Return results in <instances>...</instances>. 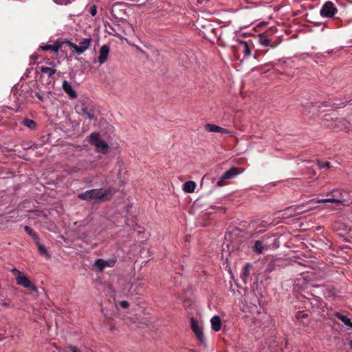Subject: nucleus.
Wrapping results in <instances>:
<instances>
[{"label":"nucleus","instance_id":"nucleus-1","mask_svg":"<svg viewBox=\"0 0 352 352\" xmlns=\"http://www.w3.org/2000/svg\"><path fill=\"white\" fill-rule=\"evenodd\" d=\"M115 193L116 190L113 188H95L79 193L77 197L80 200L100 204L109 201Z\"/></svg>","mask_w":352,"mask_h":352},{"label":"nucleus","instance_id":"nucleus-2","mask_svg":"<svg viewBox=\"0 0 352 352\" xmlns=\"http://www.w3.org/2000/svg\"><path fill=\"white\" fill-rule=\"evenodd\" d=\"M89 142L96 147L98 153L107 154L109 152V146L103 140L100 139V135L98 132H94L89 136Z\"/></svg>","mask_w":352,"mask_h":352},{"label":"nucleus","instance_id":"nucleus-3","mask_svg":"<svg viewBox=\"0 0 352 352\" xmlns=\"http://www.w3.org/2000/svg\"><path fill=\"white\" fill-rule=\"evenodd\" d=\"M117 260L116 258H109L104 261L102 258H97L95 260L93 267L96 269V272H102L105 267H113Z\"/></svg>","mask_w":352,"mask_h":352},{"label":"nucleus","instance_id":"nucleus-4","mask_svg":"<svg viewBox=\"0 0 352 352\" xmlns=\"http://www.w3.org/2000/svg\"><path fill=\"white\" fill-rule=\"evenodd\" d=\"M338 12V9L331 1H327L322 7L320 14L323 17L331 18Z\"/></svg>","mask_w":352,"mask_h":352},{"label":"nucleus","instance_id":"nucleus-5","mask_svg":"<svg viewBox=\"0 0 352 352\" xmlns=\"http://www.w3.org/2000/svg\"><path fill=\"white\" fill-rule=\"evenodd\" d=\"M95 107L93 104H82L79 113L89 120H96L94 114Z\"/></svg>","mask_w":352,"mask_h":352},{"label":"nucleus","instance_id":"nucleus-6","mask_svg":"<svg viewBox=\"0 0 352 352\" xmlns=\"http://www.w3.org/2000/svg\"><path fill=\"white\" fill-rule=\"evenodd\" d=\"M333 318L340 320L348 329H352V322L347 315L341 312L334 311L329 315L330 320H333Z\"/></svg>","mask_w":352,"mask_h":352},{"label":"nucleus","instance_id":"nucleus-7","mask_svg":"<svg viewBox=\"0 0 352 352\" xmlns=\"http://www.w3.org/2000/svg\"><path fill=\"white\" fill-rule=\"evenodd\" d=\"M16 284L23 286V287L28 289L30 290L36 291V287L31 283L30 280L28 276L23 274L19 276L16 277Z\"/></svg>","mask_w":352,"mask_h":352},{"label":"nucleus","instance_id":"nucleus-8","mask_svg":"<svg viewBox=\"0 0 352 352\" xmlns=\"http://www.w3.org/2000/svg\"><path fill=\"white\" fill-rule=\"evenodd\" d=\"M190 324L192 331L195 333L198 340L203 342L204 339L201 327L199 325V322L193 318H190Z\"/></svg>","mask_w":352,"mask_h":352},{"label":"nucleus","instance_id":"nucleus-9","mask_svg":"<svg viewBox=\"0 0 352 352\" xmlns=\"http://www.w3.org/2000/svg\"><path fill=\"white\" fill-rule=\"evenodd\" d=\"M239 174L237 168H232L224 173L220 179L217 182V185L218 186H222L223 185V182L226 179H232L234 177Z\"/></svg>","mask_w":352,"mask_h":352},{"label":"nucleus","instance_id":"nucleus-10","mask_svg":"<svg viewBox=\"0 0 352 352\" xmlns=\"http://www.w3.org/2000/svg\"><path fill=\"white\" fill-rule=\"evenodd\" d=\"M109 47L107 45H102L99 50L98 62L100 65L104 63L109 54Z\"/></svg>","mask_w":352,"mask_h":352},{"label":"nucleus","instance_id":"nucleus-11","mask_svg":"<svg viewBox=\"0 0 352 352\" xmlns=\"http://www.w3.org/2000/svg\"><path fill=\"white\" fill-rule=\"evenodd\" d=\"M205 129L206 131L210 132H217L220 133H225V134H231L232 132L229 130H227L226 129L222 128L221 126H219L217 125L213 124H206L205 125Z\"/></svg>","mask_w":352,"mask_h":352},{"label":"nucleus","instance_id":"nucleus-12","mask_svg":"<svg viewBox=\"0 0 352 352\" xmlns=\"http://www.w3.org/2000/svg\"><path fill=\"white\" fill-rule=\"evenodd\" d=\"M62 88L64 91L69 96L70 99H75L77 98V94L76 91L74 90L72 85L67 80H63Z\"/></svg>","mask_w":352,"mask_h":352},{"label":"nucleus","instance_id":"nucleus-13","mask_svg":"<svg viewBox=\"0 0 352 352\" xmlns=\"http://www.w3.org/2000/svg\"><path fill=\"white\" fill-rule=\"evenodd\" d=\"M238 50H241L244 54V58H248L251 55V49L246 41H240L239 46L237 47Z\"/></svg>","mask_w":352,"mask_h":352},{"label":"nucleus","instance_id":"nucleus-14","mask_svg":"<svg viewBox=\"0 0 352 352\" xmlns=\"http://www.w3.org/2000/svg\"><path fill=\"white\" fill-rule=\"evenodd\" d=\"M305 205L290 206L287 208L285 212H294L295 214H300L305 212V211L309 210L311 208L310 207L305 208Z\"/></svg>","mask_w":352,"mask_h":352},{"label":"nucleus","instance_id":"nucleus-15","mask_svg":"<svg viewBox=\"0 0 352 352\" xmlns=\"http://www.w3.org/2000/svg\"><path fill=\"white\" fill-rule=\"evenodd\" d=\"M91 39L90 38H83L82 41L80 42V45H78L77 54H82L90 45Z\"/></svg>","mask_w":352,"mask_h":352},{"label":"nucleus","instance_id":"nucleus-16","mask_svg":"<svg viewBox=\"0 0 352 352\" xmlns=\"http://www.w3.org/2000/svg\"><path fill=\"white\" fill-rule=\"evenodd\" d=\"M211 327L212 330L217 332L221 330V320L219 316H214L211 320Z\"/></svg>","mask_w":352,"mask_h":352},{"label":"nucleus","instance_id":"nucleus-17","mask_svg":"<svg viewBox=\"0 0 352 352\" xmlns=\"http://www.w3.org/2000/svg\"><path fill=\"white\" fill-rule=\"evenodd\" d=\"M265 246L263 245V241L257 240L254 243V245L252 247V251L256 254H262Z\"/></svg>","mask_w":352,"mask_h":352},{"label":"nucleus","instance_id":"nucleus-18","mask_svg":"<svg viewBox=\"0 0 352 352\" xmlns=\"http://www.w3.org/2000/svg\"><path fill=\"white\" fill-rule=\"evenodd\" d=\"M196 187V184L193 181H188L184 183L183 190L188 193L193 192Z\"/></svg>","mask_w":352,"mask_h":352},{"label":"nucleus","instance_id":"nucleus-19","mask_svg":"<svg viewBox=\"0 0 352 352\" xmlns=\"http://www.w3.org/2000/svg\"><path fill=\"white\" fill-rule=\"evenodd\" d=\"M252 267V265L250 263H246L245 266L243 268L241 278L244 282H245V279L250 276Z\"/></svg>","mask_w":352,"mask_h":352},{"label":"nucleus","instance_id":"nucleus-20","mask_svg":"<svg viewBox=\"0 0 352 352\" xmlns=\"http://www.w3.org/2000/svg\"><path fill=\"white\" fill-rule=\"evenodd\" d=\"M258 42L263 46L267 47L269 46L271 43V39L269 38L264 34H261L258 35Z\"/></svg>","mask_w":352,"mask_h":352},{"label":"nucleus","instance_id":"nucleus-21","mask_svg":"<svg viewBox=\"0 0 352 352\" xmlns=\"http://www.w3.org/2000/svg\"><path fill=\"white\" fill-rule=\"evenodd\" d=\"M40 70L42 73L47 74L50 78L56 73V70L52 67H41Z\"/></svg>","mask_w":352,"mask_h":352},{"label":"nucleus","instance_id":"nucleus-22","mask_svg":"<svg viewBox=\"0 0 352 352\" xmlns=\"http://www.w3.org/2000/svg\"><path fill=\"white\" fill-rule=\"evenodd\" d=\"M22 124L30 129H34L36 127V123L32 120L25 118L23 120Z\"/></svg>","mask_w":352,"mask_h":352},{"label":"nucleus","instance_id":"nucleus-23","mask_svg":"<svg viewBox=\"0 0 352 352\" xmlns=\"http://www.w3.org/2000/svg\"><path fill=\"white\" fill-rule=\"evenodd\" d=\"M37 245H38V252L41 255H42V256H47L48 255L47 251L46 250V249L43 245L41 244V243H40L37 244Z\"/></svg>","mask_w":352,"mask_h":352},{"label":"nucleus","instance_id":"nucleus-24","mask_svg":"<svg viewBox=\"0 0 352 352\" xmlns=\"http://www.w3.org/2000/svg\"><path fill=\"white\" fill-rule=\"evenodd\" d=\"M327 202L335 203L337 204H343V201L341 199L329 198V199H327Z\"/></svg>","mask_w":352,"mask_h":352},{"label":"nucleus","instance_id":"nucleus-25","mask_svg":"<svg viewBox=\"0 0 352 352\" xmlns=\"http://www.w3.org/2000/svg\"><path fill=\"white\" fill-rule=\"evenodd\" d=\"M318 166L320 168H324L325 167L330 168V162H318Z\"/></svg>","mask_w":352,"mask_h":352},{"label":"nucleus","instance_id":"nucleus-26","mask_svg":"<svg viewBox=\"0 0 352 352\" xmlns=\"http://www.w3.org/2000/svg\"><path fill=\"white\" fill-rule=\"evenodd\" d=\"M307 317H308V314H305L302 311H298L296 314V318L297 319L307 318Z\"/></svg>","mask_w":352,"mask_h":352},{"label":"nucleus","instance_id":"nucleus-27","mask_svg":"<svg viewBox=\"0 0 352 352\" xmlns=\"http://www.w3.org/2000/svg\"><path fill=\"white\" fill-rule=\"evenodd\" d=\"M61 45L60 43H56L54 45H52V51H53L55 53H57Z\"/></svg>","mask_w":352,"mask_h":352},{"label":"nucleus","instance_id":"nucleus-28","mask_svg":"<svg viewBox=\"0 0 352 352\" xmlns=\"http://www.w3.org/2000/svg\"><path fill=\"white\" fill-rule=\"evenodd\" d=\"M65 352H79V351L76 346L70 345L66 348Z\"/></svg>","mask_w":352,"mask_h":352},{"label":"nucleus","instance_id":"nucleus-29","mask_svg":"<svg viewBox=\"0 0 352 352\" xmlns=\"http://www.w3.org/2000/svg\"><path fill=\"white\" fill-rule=\"evenodd\" d=\"M25 231L31 236L35 233L34 230L28 226L24 227Z\"/></svg>","mask_w":352,"mask_h":352},{"label":"nucleus","instance_id":"nucleus-30","mask_svg":"<svg viewBox=\"0 0 352 352\" xmlns=\"http://www.w3.org/2000/svg\"><path fill=\"white\" fill-rule=\"evenodd\" d=\"M59 63H60L59 61L55 62V61H53V60L50 61V60H48L47 61V64L48 65L51 66V67H52V68L56 67Z\"/></svg>","mask_w":352,"mask_h":352},{"label":"nucleus","instance_id":"nucleus-31","mask_svg":"<svg viewBox=\"0 0 352 352\" xmlns=\"http://www.w3.org/2000/svg\"><path fill=\"white\" fill-rule=\"evenodd\" d=\"M89 12L91 16H94L97 13V8L96 6H93L90 8Z\"/></svg>","mask_w":352,"mask_h":352},{"label":"nucleus","instance_id":"nucleus-32","mask_svg":"<svg viewBox=\"0 0 352 352\" xmlns=\"http://www.w3.org/2000/svg\"><path fill=\"white\" fill-rule=\"evenodd\" d=\"M119 305L122 307V308H124V309H126L129 307V303L126 301V300H122V301H120L119 302Z\"/></svg>","mask_w":352,"mask_h":352},{"label":"nucleus","instance_id":"nucleus-33","mask_svg":"<svg viewBox=\"0 0 352 352\" xmlns=\"http://www.w3.org/2000/svg\"><path fill=\"white\" fill-rule=\"evenodd\" d=\"M67 44L75 52L77 53V49H78V45H76L74 43H72L70 41H68Z\"/></svg>","mask_w":352,"mask_h":352},{"label":"nucleus","instance_id":"nucleus-34","mask_svg":"<svg viewBox=\"0 0 352 352\" xmlns=\"http://www.w3.org/2000/svg\"><path fill=\"white\" fill-rule=\"evenodd\" d=\"M333 197H342V192L340 190H335L332 192Z\"/></svg>","mask_w":352,"mask_h":352},{"label":"nucleus","instance_id":"nucleus-35","mask_svg":"<svg viewBox=\"0 0 352 352\" xmlns=\"http://www.w3.org/2000/svg\"><path fill=\"white\" fill-rule=\"evenodd\" d=\"M41 49L43 51L51 50L52 51V45H45L43 46H41Z\"/></svg>","mask_w":352,"mask_h":352},{"label":"nucleus","instance_id":"nucleus-36","mask_svg":"<svg viewBox=\"0 0 352 352\" xmlns=\"http://www.w3.org/2000/svg\"><path fill=\"white\" fill-rule=\"evenodd\" d=\"M12 272L14 274V275H15L16 276H19L20 275H22L23 273L21 272L19 270L16 269V268H14L12 270Z\"/></svg>","mask_w":352,"mask_h":352},{"label":"nucleus","instance_id":"nucleus-37","mask_svg":"<svg viewBox=\"0 0 352 352\" xmlns=\"http://www.w3.org/2000/svg\"><path fill=\"white\" fill-rule=\"evenodd\" d=\"M32 239L34 240V241H35V243H36V245H37V244H38V243H40L39 238H38V235H37L36 233H34V234L32 236Z\"/></svg>","mask_w":352,"mask_h":352},{"label":"nucleus","instance_id":"nucleus-38","mask_svg":"<svg viewBox=\"0 0 352 352\" xmlns=\"http://www.w3.org/2000/svg\"><path fill=\"white\" fill-rule=\"evenodd\" d=\"M0 305L2 306V307H4L6 308L8 307H9V302H3V300H1L0 302Z\"/></svg>","mask_w":352,"mask_h":352},{"label":"nucleus","instance_id":"nucleus-39","mask_svg":"<svg viewBox=\"0 0 352 352\" xmlns=\"http://www.w3.org/2000/svg\"><path fill=\"white\" fill-rule=\"evenodd\" d=\"M35 96L36 97L40 100L41 101H43V97L39 94V93H36L35 94Z\"/></svg>","mask_w":352,"mask_h":352},{"label":"nucleus","instance_id":"nucleus-40","mask_svg":"<svg viewBox=\"0 0 352 352\" xmlns=\"http://www.w3.org/2000/svg\"><path fill=\"white\" fill-rule=\"evenodd\" d=\"M318 203H327V199H320L317 201Z\"/></svg>","mask_w":352,"mask_h":352},{"label":"nucleus","instance_id":"nucleus-41","mask_svg":"<svg viewBox=\"0 0 352 352\" xmlns=\"http://www.w3.org/2000/svg\"><path fill=\"white\" fill-rule=\"evenodd\" d=\"M349 344H350V346L352 348V340L350 341Z\"/></svg>","mask_w":352,"mask_h":352}]
</instances>
